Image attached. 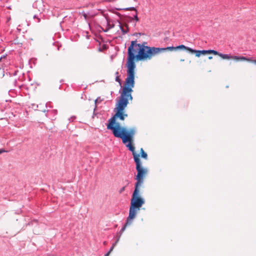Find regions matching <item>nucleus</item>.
I'll return each mask as SVG.
<instances>
[{
  "instance_id": "a211bd4d",
  "label": "nucleus",
  "mask_w": 256,
  "mask_h": 256,
  "mask_svg": "<svg viewBox=\"0 0 256 256\" xmlns=\"http://www.w3.org/2000/svg\"><path fill=\"white\" fill-rule=\"evenodd\" d=\"M116 81L118 82L120 84V85H121L122 84V82H121V80L120 79V77L119 76H118V72H116Z\"/></svg>"
},
{
  "instance_id": "412c9836",
  "label": "nucleus",
  "mask_w": 256,
  "mask_h": 256,
  "mask_svg": "<svg viewBox=\"0 0 256 256\" xmlns=\"http://www.w3.org/2000/svg\"><path fill=\"white\" fill-rule=\"evenodd\" d=\"M122 10H134V11H136V12H137V10L134 7L127 8H123Z\"/></svg>"
},
{
  "instance_id": "423d86ee",
  "label": "nucleus",
  "mask_w": 256,
  "mask_h": 256,
  "mask_svg": "<svg viewBox=\"0 0 256 256\" xmlns=\"http://www.w3.org/2000/svg\"><path fill=\"white\" fill-rule=\"evenodd\" d=\"M129 89L127 87H124L122 92L120 93V100L116 104V109L124 110L128 104V101L127 98H126V94L128 92Z\"/></svg>"
},
{
  "instance_id": "a878e982",
  "label": "nucleus",
  "mask_w": 256,
  "mask_h": 256,
  "mask_svg": "<svg viewBox=\"0 0 256 256\" xmlns=\"http://www.w3.org/2000/svg\"><path fill=\"white\" fill-rule=\"evenodd\" d=\"M125 186H123L120 190V193L122 192L123 191L125 190Z\"/></svg>"
},
{
  "instance_id": "9d476101",
  "label": "nucleus",
  "mask_w": 256,
  "mask_h": 256,
  "mask_svg": "<svg viewBox=\"0 0 256 256\" xmlns=\"http://www.w3.org/2000/svg\"><path fill=\"white\" fill-rule=\"evenodd\" d=\"M156 48L160 49V50L158 52V54L160 53V52H164L166 51V50L173 51V50H176V46H168V47L165 48Z\"/></svg>"
},
{
  "instance_id": "5701e85b",
  "label": "nucleus",
  "mask_w": 256,
  "mask_h": 256,
  "mask_svg": "<svg viewBox=\"0 0 256 256\" xmlns=\"http://www.w3.org/2000/svg\"><path fill=\"white\" fill-rule=\"evenodd\" d=\"M200 53H201V54H208V50H200Z\"/></svg>"
},
{
  "instance_id": "473e14b6",
  "label": "nucleus",
  "mask_w": 256,
  "mask_h": 256,
  "mask_svg": "<svg viewBox=\"0 0 256 256\" xmlns=\"http://www.w3.org/2000/svg\"><path fill=\"white\" fill-rule=\"evenodd\" d=\"M97 100H95V102H96V103L97 102Z\"/></svg>"
},
{
  "instance_id": "0eeeda50",
  "label": "nucleus",
  "mask_w": 256,
  "mask_h": 256,
  "mask_svg": "<svg viewBox=\"0 0 256 256\" xmlns=\"http://www.w3.org/2000/svg\"><path fill=\"white\" fill-rule=\"evenodd\" d=\"M136 168L138 173L136 176V182L135 184L134 188H140L142 184L144 183V177L148 171L146 168H143L142 166L136 167Z\"/></svg>"
},
{
  "instance_id": "ddd939ff",
  "label": "nucleus",
  "mask_w": 256,
  "mask_h": 256,
  "mask_svg": "<svg viewBox=\"0 0 256 256\" xmlns=\"http://www.w3.org/2000/svg\"><path fill=\"white\" fill-rule=\"evenodd\" d=\"M189 52L191 53H196V56L198 57H199L201 54L200 50H193L191 48H189Z\"/></svg>"
},
{
  "instance_id": "6ab92c4d",
  "label": "nucleus",
  "mask_w": 256,
  "mask_h": 256,
  "mask_svg": "<svg viewBox=\"0 0 256 256\" xmlns=\"http://www.w3.org/2000/svg\"><path fill=\"white\" fill-rule=\"evenodd\" d=\"M208 54H213L214 55H218V54H220L219 52H218L216 50H208Z\"/></svg>"
},
{
  "instance_id": "7c9ffc66",
  "label": "nucleus",
  "mask_w": 256,
  "mask_h": 256,
  "mask_svg": "<svg viewBox=\"0 0 256 256\" xmlns=\"http://www.w3.org/2000/svg\"><path fill=\"white\" fill-rule=\"evenodd\" d=\"M212 56H210L208 57V59H210V60H211V59H212Z\"/></svg>"
},
{
  "instance_id": "2eb2a0df",
  "label": "nucleus",
  "mask_w": 256,
  "mask_h": 256,
  "mask_svg": "<svg viewBox=\"0 0 256 256\" xmlns=\"http://www.w3.org/2000/svg\"><path fill=\"white\" fill-rule=\"evenodd\" d=\"M176 50H178V49H184V50H186L188 51H189V48H190L187 47L183 44L177 46H176Z\"/></svg>"
},
{
  "instance_id": "2f4dec72",
  "label": "nucleus",
  "mask_w": 256,
  "mask_h": 256,
  "mask_svg": "<svg viewBox=\"0 0 256 256\" xmlns=\"http://www.w3.org/2000/svg\"><path fill=\"white\" fill-rule=\"evenodd\" d=\"M84 17L85 18H86V14H84Z\"/></svg>"
},
{
  "instance_id": "393cba45",
  "label": "nucleus",
  "mask_w": 256,
  "mask_h": 256,
  "mask_svg": "<svg viewBox=\"0 0 256 256\" xmlns=\"http://www.w3.org/2000/svg\"><path fill=\"white\" fill-rule=\"evenodd\" d=\"M75 118H76V116H72L71 118H70L68 120H70V122H72Z\"/></svg>"
},
{
  "instance_id": "aec40b11",
  "label": "nucleus",
  "mask_w": 256,
  "mask_h": 256,
  "mask_svg": "<svg viewBox=\"0 0 256 256\" xmlns=\"http://www.w3.org/2000/svg\"><path fill=\"white\" fill-rule=\"evenodd\" d=\"M120 236L117 238L116 240V241L115 243L114 244H112V247L110 248V250L108 252H110V253L112 251L115 245L116 244V243L118 242L119 240V239H120Z\"/></svg>"
},
{
  "instance_id": "f257e3e1",
  "label": "nucleus",
  "mask_w": 256,
  "mask_h": 256,
  "mask_svg": "<svg viewBox=\"0 0 256 256\" xmlns=\"http://www.w3.org/2000/svg\"><path fill=\"white\" fill-rule=\"evenodd\" d=\"M160 49L155 47L144 46L137 44L136 40H132L128 49L127 72L134 74L136 65L134 60H142L150 59L152 56L158 54Z\"/></svg>"
},
{
  "instance_id": "4be33fe9",
  "label": "nucleus",
  "mask_w": 256,
  "mask_h": 256,
  "mask_svg": "<svg viewBox=\"0 0 256 256\" xmlns=\"http://www.w3.org/2000/svg\"><path fill=\"white\" fill-rule=\"evenodd\" d=\"M2 58H0V70H1V69L3 70V68H4V64L2 62Z\"/></svg>"
},
{
  "instance_id": "f03ea898",
  "label": "nucleus",
  "mask_w": 256,
  "mask_h": 256,
  "mask_svg": "<svg viewBox=\"0 0 256 256\" xmlns=\"http://www.w3.org/2000/svg\"><path fill=\"white\" fill-rule=\"evenodd\" d=\"M124 110L114 109V114L108 120V124L106 125L107 128L112 131L113 135L118 134L121 135L122 131H128L126 128L121 127L119 123H116V120L119 118L120 120H124L128 117L127 114L124 112Z\"/></svg>"
},
{
  "instance_id": "cd10ccee",
  "label": "nucleus",
  "mask_w": 256,
  "mask_h": 256,
  "mask_svg": "<svg viewBox=\"0 0 256 256\" xmlns=\"http://www.w3.org/2000/svg\"><path fill=\"white\" fill-rule=\"evenodd\" d=\"M147 44L146 42H143L142 44H140V45H143L144 46H146V44Z\"/></svg>"
},
{
  "instance_id": "9b49d317",
  "label": "nucleus",
  "mask_w": 256,
  "mask_h": 256,
  "mask_svg": "<svg viewBox=\"0 0 256 256\" xmlns=\"http://www.w3.org/2000/svg\"><path fill=\"white\" fill-rule=\"evenodd\" d=\"M218 56H220L223 59H227V60L234 59V56H230L228 54H222L220 52L218 54Z\"/></svg>"
},
{
  "instance_id": "f3484780",
  "label": "nucleus",
  "mask_w": 256,
  "mask_h": 256,
  "mask_svg": "<svg viewBox=\"0 0 256 256\" xmlns=\"http://www.w3.org/2000/svg\"><path fill=\"white\" fill-rule=\"evenodd\" d=\"M50 113L54 114V116L52 118H51L50 119L52 120H54L56 119L54 116L57 114V110H53L50 111Z\"/></svg>"
},
{
  "instance_id": "c756f323",
  "label": "nucleus",
  "mask_w": 256,
  "mask_h": 256,
  "mask_svg": "<svg viewBox=\"0 0 256 256\" xmlns=\"http://www.w3.org/2000/svg\"><path fill=\"white\" fill-rule=\"evenodd\" d=\"M250 62H254V64H256V60H252H252H250Z\"/></svg>"
},
{
  "instance_id": "b1692460",
  "label": "nucleus",
  "mask_w": 256,
  "mask_h": 256,
  "mask_svg": "<svg viewBox=\"0 0 256 256\" xmlns=\"http://www.w3.org/2000/svg\"><path fill=\"white\" fill-rule=\"evenodd\" d=\"M134 19L136 21L138 22L139 20V18L138 16L137 12H136V14L134 16Z\"/></svg>"
},
{
  "instance_id": "4468645a",
  "label": "nucleus",
  "mask_w": 256,
  "mask_h": 256,
  "mask_svg": "<svg viewBox=\"0 0 256 256\" xmlns=\"http://www.w3.org/2000/svg\"><path fill=\"white\" fill-rule=\"evenodd\" d=\"M120 30H122L123 34H126L128 33V28L127 24L125 25L126 28H124V27L121 25L120 26Z\"/></svg>"
},
{
  "instance_id": "20e7f679",
  "label": "nucleus",
  "mask_w": 256,
  "mask_h": 256,
  "mask_svg": "<svg viewBox=\"0 0 256 256\" xmlns=\"http://www.w3.org/2000/svg\"><path fill=\"white\" fill-rule=\"evenodd\" d=\"M136 132L135 128H130L128 131H122L121 135L118 134L114 136L117 138H121L123 144H126V146L128 148V150L132 152V154L135 153V148L132 145V142L134 140V137Z\"/></svg>"
},
{
  "instance_id": "7ed1b4c3",
  "label": "nucleus",
  "mask_w": 256,
  "mask_h": 256,
  "mask_svg": "<svg viewBox=\"0 0 256 256\" xmlns=\"http://www.w3.org/2000/svg\"><path fill=\"white\" fill-rule=\"evenodd\" d=\"M140 188H134L130 200V205L129 210L128 218L134 219L136 215L137 212L144 204V200L139 196Z\"/></svg>"
},
{
  "instance_id": "f8f14e48",
  "label": "nucleus",
  "mask_w": 256,
  "mask_h": 256,
  "mask_svg": "<svg viewBox=\"0 0 256 256\" xmlns=\"http://www.w3.org/2000/svg\"><path fill=\"white\" fill-rule=\"evenodd\" d=\"M234 59L236 60H247L248 62H250V60H252V58H246V57H244L243 56H234Z\"/></svg>"
},
{
  "instance_id": "39448f33",
  "label": "nucleus",
  "mask_w": 256,
  "mask_h": 256,
  "mask_svg": "<svg viewBox=\"0 0 256 256\" xmlns=\"http://www.w3.org/2000/svg\"><path fill=\"white\" fill-rule=\"evenodd\" d=\"M126 84V86L124 87H127L129 89L128 92L126 94V98H127L128 100L129 99L132 100V88L134 86V74L127 72Z\"/></svg>"
},
{
  "instance_id": "6e6552de",
  "label": "nucleus",
  "mask_w": 256,
  "mask_h": 256,
  "mask_svg": "<svg viewBox=\"0 0 256 256\" xmlns=\"http://www.w3.org/2000/svg\"><path fill=\"white\" fill-rule=\"evenodd\" d=\"M132 155L134 156V161L136 164V167H138V166H142V163H141L140 160L139 158V156H140L139 154H137L136 152H135V153L133 154Z\"/></svg>"
},
{
  "instance_id": "dca6fc26",
  "label": "nucleus",
  "mask_w": 256,
  "mask_h": 256,
  "mask_svg": "<svg viewBox=\"0 0 256 256\" xmlns=\"http://www.w3.org/2000/svg\"><path fill=\"white\" fill-rule=\"evenodd\" d=\"M140 153H141V157L146 160L148 158V155L146 152H145L142 148L140 149Z\"/></svg>"
},
{
  "instance_id": "bb28decb",
  "label": "nucleus",
  "mask_w": 256,
  "mask_h": 256,
  "mask_svg": "<svg viewBox=\"0 0 256 256\" xmlns=\"http://www.w3.org/2000/svg\"><path fill=\"white\" fill-rule=\"evenodd\" d=\"M4 152H7V151L5 150L4 149H0V154Z\"/></svg>"
},
{
  "instance_id": "1a4fd4ad",
  "label": "nucleus",
  "mask_w": 256,
  "mask_h": 256,
  "mask_svg": "<svg viewBox=\"0 0 256 256\" xmlns=\"http://www.w3.org/2000/svg\"><path fill=\"white\" fill-rule=\"evenodd\" d=\"M133 219H130L128 218V216L126 218V222L124 224V225L123 226V227L120 230V233L121 234L125 230L126 227L128 226H130L132 224Z\"/></svg>"
},
{
  "instance_id": "c85d7f7f",
  "label": "nucleus",
  "mask_w": 256,
  "mask_h": 256,
  "mask_svg": "<svg viewBox=\"0 0 256 256\" xmlns=\"http://www.w3.org/2000/svg\"><path fill=\"white\" fill-rule=\"evenodd\" d=\"M110 252H108L104 256H109Z\"/></svg>"
}]
</instances>
